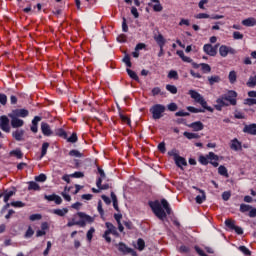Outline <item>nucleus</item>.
<instances>
[{
  "label": "nucleus",
  "instance_id": "50",
  "mask_svg": "<svg viewBox=\"0 0 256 256\" xmlns=\"http://www.w3.org/2000/svg\"><path fill=\"white\" fill-rule=\"evenodd\" d=\"M225 225L226 227H228V229H231L232 231L235 229L236 225H235V221L227 219L225 220Z\"/></svg>",
  "mask_w": 256,
  "mask_h": 256
},
{
  "label": "nucleus",
  "instance_id": "5",
  "mask_svg": "<svg viewBox=\"0 0 256 256\" xmlns=\"http://www.w3.org/2000/svg\"><path fill=\"white\" fill-rule=\"evenodd\" d=\"M105 227L107 230L103 234V238L107 243H111V237L109 235H114L115 237H119V232H117V227L113 225L111 222H106Z\"/></svg>",
  "mask_w": 256,
  "mask_h": 256
},
{
  "label": "nucleus",
  "instance_id": "35",
  "mask_svg": "<svg viewBox=\"0 0 256 256\" xmlns=\"http://www.w3.org/2000/svg\"><path fill=\"white\" fill-rule=\"evenodd\" d=\"M47 149H49V142H44L41 147L40 159H43L47 155Z\"/></svg>",
  "mask_w": 256,
  "mask_h": 256
},
{
  "label": "nucleus",
  "instance_id": "52",
  "mask_svg": "<svg viewBox=\"0 0 256 256\" xmlns=\"http://www.w3.org/2000/svg\"><path fill=\"white\" fill-rule=\"evenodd\" d=\"M93 233H95V228L91 227L86 234L87 240L89 242L93 241Z\"/></svg>",
  "mask_w": 256,
  "mask_h": 256
},
{
  "label": "nucleus",
  "instance_id": "46",
  "mask_svg": "<svg viewBox=\"0 0 256 256\" xmlns=\"http://www.w3.org/2000/svg\"><path fill=\"white\" fill-rule=\"evenodd\" d=\"M35 181L38 183H45L47 181V175L45 174H39L38 176L35 177Z\"/></svg>",
  "mask_w": 256,
  "mask_h": 256
},
{
  "label": "nucleus",
  "instance_id": "21",
  "mask_svg": "<svg viewBox=\"0 0 256 256\" xmlns=\"http://www.w3.org/2000/svg\"><path fill=\"white\" fill-rule=\"evenodd\" d=\"M154 40L156 41L158 47H165V43H167V40H165L163 34L155 35Z\"/></svg>",
  "mask_w": 256,
  "mask_h": 256
},
{
  "label": "nucleus",
  "instance_id": "37",
  "mask_svg": "<svg viewBox=\"0 0 256 256\" xmlns=\"http://www.w3.org/2000/svg\"><path fill=\"white\" fill-rule=\"evenodd\" d=\"M246 85H247V87H250V89H255V86H256V78H255V76L254 77L251 76L248 79Z\"/></svg>",
  "mask_w": 256,
  "mask_h": 256
},
{
  "label": "nucleus",
  "instance_id": "24",
  "mask_svg": "<svg viewBox=\"0 0 256 256\" xmlns=\"http://www.w3.org/2000/svg\"><path fill=\"white\" fill-rule=\"evenodd\" d=\"M188 94L192 99H194V101H196V103H198L203 98V96H201V94L195 90H189Z\"/></svg>",
  "mask_w": 256,
  "mask_h": 256
},
{
  "label": "nucleus",
  "instance_id": "49",
  "mask_svg": "<svg viewBox=\"0 0 256 256\" xmlns=\"http://www.w3.org/2000/svg\"><path fill=\"white\" fill-rule=\"evenodd\" d=\"M69 155H70V157H78V158L83 157V154L81 152H79V150H75V149L70 150Z\"/></svg>",
  "mask_w": 256,
  "mask_h": 256
},
{
  "label": "nucleus",
  "instance_id": "4",
  "mask_svg": "<svg viewBox=\"0 0 256 256\" xmlns=\"http://www.w3.org/2000/svg\"><path fill=\"white\" fill-rule=\"evenodd\" d=\"M200 165H210L219 167V156L214 152H209L206 156L200 155L198 158Z\"/></svg>",
  "mask_w": 256,
  "mask_h": 256
},
{
  "label": "nucleus",
  "instance_id": "26",
  "mask_svg": "<svg viewBox=\"0 0 256 256\" xmlns=\"http://www.w3.org/2000/svg\"><path fill=\"white\" fill-rule=\"evenodd\" d=\"M197 103L203 107V109H206V111H209L210 113H213L214 109L211 106L207 105V101L202 97Z\"/></svg>",
  "mask_w": 256,
  "mask_h": 256
},
{
  "label": "nucleus",
  "instance_id": "33",
  "mask_svg": "<svg viewBox=\"0 0 256 256\" xmlns=\"http://www.w3.org/2000/svg\"><path fill=\"white\" fill-rule=\"evenodd\" d=\"M218 173L219 175H222V177H229V172L227 170V167L220 165L218 167Z\"/></svg>",
  "mask_w": 256,
  "mask_h": 256
},
{
  "label": "nucleus",
  "instance_id": "11",
  "mask_svg": "<svg viewBox=\"0 0 256 256\" xmlns=\"http://www.w3.org/2000/svg\"><path fill=\"white\" fill-rule=\"evenodd\" d=\"M219 53L222 57H227L230 53V55H235V53H237V51L232 48V47H229L227 45H221L220 48H219Z\"/></svg>",
  "mask_w": 256,
  "mask_h": 256
},
{
  "label": "nucleus",
  "instance_id": "44",
  "mask_svg": "<svg viewBox=\"0 0 256 256\" xmlns=\"http://www.w3.org/2000/svg\"><path fill=\"white\" fill-rule=\"evenodd\" d=\"M66 140L68 143H77V141H79V137H77V134L73 132L69 138L67 136Z\"/></svg>",
  "mask_w": 256,
  "mask_h": 256
},
{
  "label": "nucleus",
  "instance_id": "51",
  "mask_svg": "<svg viewBox=\"0 0 256 256\" xmlns=\"http://www.w3.org/2000/svg\"><path fill=\"white\" fill-rule=\"evenodd\" d=\"M137 247H138V251H143V249H145V240H143L142 238H139L137 240Z\"/></svg>",
  "mask_w": 256,
  "mask_h": 256
},
{
  "label": "nucleus",
  "instance_id": "34",
  "mask_svg": "<svg viewBox=\"0 0 256 256\" xmlns=\"http://www.w3.org/2000/svg\"><path fill=\"white\" fill-rule=\"evenodd\" d=\"M96 186L98 187V189H101V191H106L107 189H109V184H103V182H101V178L97 179Z\"/></svg>",
  "mask_w": 256,
  "mask_h": 256
},
{
  "label": "nucleus",
  "instance_id": "13",
  "mask_svg": "<svg viewBox=\"0 0 256 256\" xmlns=\"http://www.w3.org/2000/svg\"><path fill=\"white\" fill-rule=\"evenodd\" d=\"M15 193H17L16 188H13V190H4L3 193H0V199L1 197H4V203H9V200L13 195H15Z\"/></svg>",
  "mask_w": 256,
  "mask_h": 256
},
{
  "label": "nucleus",
  "instance_id": "56",
  "mask_svg": "<svg viewBox=\"0 0 256 256\" xmlns=\"http://www.w3.org/2000/svg\"><path fill=\"white\" fill-rule=\"evenodd\" d=\"M30 221H41L43 219V216L41 214H32L29 217Z\"/></svg>",
  "mask_w": 256,
  "mask_h": 256
},
{
  "label": "nucleus",
  "instance_id": "17",
  "mask_svg": "<svg viewBox=\"0 0 256 256\" xmlns=\"http://www.w3.org/2000/svg\"><path fill=\"white\" fill-rule=\"evenodd\" d=\"M188 127L193 129V131H203V129H205V125H203V122L201 121L192 122Z\"/></svg>",
  "mask_w": 256,
  "mask_h": 256
},
{
  "label": "nucleus",
  "instance_id": "45",
  "mask_svg": "<svg viewBox=\"0 0 256 256\" xmlns=\"http://www.w3.org/2000/svg\"><path fill=\"white\" fill-rule=\"evenodd\" d=\"M123 63H125L126 67H128V68L133 67V64L131 63V56H129V54H126L124 56Z\"/></svg>",
  "mask_w": 256,
  "mask_h": 256
},
{
  "label": "nucleus",
  "instance_id": "60",
  "mask_svg": "<svg viewBox=\"0 0 256 256\" xmlns=\"http://www.w3.org/2000/svg\"><path fill=\"white\" fill-rule=\"evenodd\" d=\"M0 104L3 106L7 105V95L4 93H0Z\"/></svg>",
  "mask_w": 256,
  "mask_h": 256
},
{
  "label": "nucleus",
  "instance_id": "55",
  "mask_svg": "<svg viewBox=\"0 0 256 256\" xmlns=\"http://www.w3.org/2000/svg\"><path fill=\"white\" fill-rule=\"evenodd\" d=\"M239 251H241V253H243L246 256L251 255V250H249V248H247L246 246H240Z\"/></svg>",
  "mask_w": 256,
  "mask_h": 256
},
{
  "label": "nucleus",
  "instance_id": "32",
  "mask_svg": "<svg viewBox=\"0 0 256 256\" xmlns=\"http://www.w3.org/2000/svg\"><path fill=\"white\" fill-rule=\"evenodd\" d=\"M10 155L14 156L16 159H23V152L21 149H15L10 151Z\"/></svg>",
  "mask_w": 256,
  "mask_h": 256
},
{
  "label": "nucleus",
  "instance_id": "16",
  "mask_svg": "<svg viewBox=\"0 0 256 256\" xmlns=\"http://www.w3.org/2000/svg\"><path fill=\"white\" fill-rule=\"evenodd\" d=\"M12 137L15 141H25V130L17 129L16 131L12 132Z\"/></svg>",
  "mask_w": 256,
  "mask_h": 256
},
{
  "label": "nucleus",
  "instance_id": "3",
  "mask_svg": "<svg viewBox=\"0 0 256 256\" xmlns=\"http://www.w3.org/2000/svg\"><path fill=\"white\" fill-rule=\"evenodd\" d=\"M75 217H79L80 220L76 221ZM75 217L67 223V227H73L75 225H78V227H86L87 223L91 224L95 221V218L89 216L85 212H77Z\"/></svg>",
  "mask_w": 256,
  "mask_h": 256
},
{
  "label": "nucleus",
  "instance_id": "40",
  "mask_svg": "<svg viewBox=\"0 0 256 256\" xmlns=\"http://www.w3.org/2000/svg\"><path fill=\"white\" fill-rule=\"evenodd\" d=\"M252 206L249 204H240V213H247L248 211H251Z\"/></svg>",
  "mask_w": 256,
  "mask_h": 256
},
{
  "label": "nucleus",
  "instance_id": "53",
  "mask_svg": "<svg viewBox=\"0 0 256 256\" xmlns=\"http://www.w3.org/2000/svg\"><path fill=\"white\" fill-rule=\"evenodd\" d=\"M119 117L122 121V123H127V125H131V119H129V117L123 115V113H119Z\"/></svg>",
  "mask_w": 256,
  "mask_h": 256
},
{
  "label": "nucleus",
  "instance_id": "38",
  "mask_svg": "<svg viewBox=\"0 0 256 256\" xmlns=\"http://www.w3.org/2000/svg\"><path fill=\"white\" fill-rule=\"evenodd\" d=\"M208 81H209V85H213L214 83H220L221 77H219L217 75L210 76V77H208Z\"/></svg>",
  "mask_w": 256,
  "mask_h": 256
},
{
  "label": "nucleus",
  "instance_id": "29",
  "mask_svg": "<svg viewBox=\"0 0 256 256\" xmlns=\"http://www.w3.org/2000/svg\"><path fill=\"white\" fill-rule=\"evenodd\" d=\"M184 137H186V139H201V135H199L198 133H193V132H184L183 133Z\"/></svg>",
  "mask_w": 256,
  "mask_h": 256
},
{
  "label": "nucleus",
  "instance_id": "64",
  "mask_svg": "<svg viewBox=\"0 0 256 256\" xmlns=\"http://www.w3.org/2000/svg\"><path fill=\"white\" fill-rule=\"evenodd\" d=\"M233 39H236V40L243 39V34L239 31H235L233 32Z\"/></svg>",
  "mask_w": 256,
  "mask_h": 256
},
{
  "label": "nucleus",
  "instance_id": "43",
  "mask_svg": "<svg viewBox=\"0 0 256 256\" xmlns=\"http://www.w3.org/2000/svg\"><path fill=\"white\" fill-rule=\"evenodd\" d=\"M57 137H61L62 139H67V132L63 128H59L56 130Z\"/></svg>",
  "mask_w": 256,
  "mask_h": 256
},
{
  "label": "nucleus",
  "instance_id": "39",
  "mask_svg": "<svg viewBox=\"0 0 256 256\" xmlns=\"http://www.w3.org/2000/svg\"><path fill=\"white\" fill-rule=\"evenodd\" d=\"M168 79H174V81H177L179 79V73H177L176 70H170L168 73Z\"/></svg>",
  "mask_w": 256,
  "mask_h": 256
},
{
  "label": "nucleus",
  "instance_id": "48",
  "mask_svg": "<svg viewBox=\"0 0 256 256\" xmlns=\"http://www.w3.org/2000/svg\"><path fill=\"white\" fill-rule=\"evenodd\" d=\"M244 105H248L249 107H253V105H256V99L255 98H246L244 100Z\"/></svg>",
  "mask_w": 256,
  "mask_h": 256
},
{
  "label": "nucleus",
  "instance_id": "1",
  "mask_svg": "<svg viewBox=\"0 0 256 256\" xmlns=\"http://www.w3.org/2000/svg\"><path fill=\"white\" fill-rule=\"evenodd\" d=\"M149 207L160 221H165V219H167V215H171V206H169V202L165 198L161 199L160 202L159 200L150 201Z\"/></svg>",
  "mask_w": 256,
  "mask_h": 256
},
{
  "label": "nucleus",
  "instance_id": "47",
  "mask_svg": "<svg viewBox=\"0 0 256 256\" xmlns=\"http://www.w3.org/2000/svg\"><path fill=\"white\" fill-rule=\"evenodd\" d=\"M166 89L169 91V93H172V95H177V86L168 84L166 85Z\"/></svg>",
  "mask_w": 256,
  "mask_h": 256
},
{
  "label": "nucleus",
  "instance_id": "54",
  "mask_svg": "<svg viewBox=\"0 0 256 256\" xmlns=\"http://www.w3.org/2000/svg\"><path fill=\"white\" fill-rule=\"evenodd\" d=\"M33 235H35V231L33 230V228H31V226H29L25 233V237H26V239H29V238L33 237Z\"/></svg>",
  "mask_w": 256,
  "mask_h": 256
},
{
  "label": "nucleus",
  "instance_id": "18",
  "mask_svg": "<svg viewBox=\"0 0 256 256\" xmlns=\"http://www.w3.org/2000/svg\"><path fill=\"white\" fill-rule=\"evenodd\" d=\"M193 189H196V191H199V193H201V195L196 196V203H198V205H201L204 201H206L207 196L202 189H199L195 186L193 187Z\"/></svg>",
  "mask_w": 256,
  "mask_h": 256
},
{
  "label": "nucleus",
  "instance_id": "7",
  "mask_svg": "<svg viewBox=\"0 0 256 256\" xmlns=\"http://www.w3.org/2000/svg\"><path fill=\"white\" fill-rule=\"evenodd\" d=\"M116 247H118V251H120V253H123L124 255H127L130 253L132 256H137V252L132 248H129L123 242H119L118 244H116Z\"/></svg>",
  "mask_w": 256,
  "mask_h": 256
},
{
  "label": "nucleus",
  "instance_id": "2",
  "mask_svg": "<svg viewBox=\"0 0 256 256\" xmlns=\"http://www.w3.org/2000/svg\"><path fill=\"white\" fill-rule=\"evenodd\" d=\"M237 92L235 90H229L226 94L221 95L216 99L214 108L216 111H223V107H229V105H237Z\"/></svg>",
  "mask_w": 256,
  "mask_h": 256
},
{
  "label": "nucleus",
  "instance_id": "41",
  "mask_svg": "<svg viewBox=\"0 0 256 256\" xmlns=\"http://www.w3.org/2000/svg\"><path fill=\"white\" fill-rule=\"evenodd\" d=\"M187 111H189L190 113H205V109L195 108L193 106H188Z\"/></svg>",
  "mask_w": 256,
  "mask_h": 256
},
{
  "label": "nucleus",
  "instance_id": "30",
  "mask_svg": "<svg viewBox=\"0 0 256 256\" xmlns=\"http://www.w3.org/2000/svg\"><path fill=\"white\" fill-rule=\"evenodd\" d=\"M110 195H111L113 207H114L115 211H117L119 213L120 210H119V202L117 201V195H115V192H111Z\"/></svg>",
  "mask_w": 256,
  "mask_h": 256
},
{
  "label": "nucleus",
  "instance_id": "27",
  "mask_svg": "<svg viewBox=\"0 0 256 256\" xmlns=\"http://www.w3.org/2000/svg\"><path fill=\"white\" fill-rule=\"evenodd\" d=\"M152 3H156L153 5V11L156 13H160V11H163V6L161 5V1L159 0H150Z\"/></svg>",
  "mask_w": 256,
  "mask_h": 256
},
{
  "label": "nucleus",
  "instance_id": "19",
  "mask_svg": "<svg viewBox=\"0 0 256 256\" xmlns=\"http://www.w3.org/2000/svg\"><path fill=\"white\" fill-rule=\"evenodd\" d=\"M230 149H232V151H241V149H243V146L237 138H234L231 141Z\"/></svg>",
  "mask_w": 256,
  "mask_h": 256
},
{
  "label": "nucleus",
  "instance_id": "10",
  "mask_svg": "<svg viewBox=\"0 0 256 256\" xmlns=\"http://www.w3.org/2000/svg\"><path fill=\"white\" fill-rule=\"evenodd\" d=\"M8 117L11 118L10 125L13 129H19V127H23V125H25V121L13 116L12 114H8Z\"/></svg>",
  "mask_w": 256,
  "mask_h": 256
},
{
  "label": "nucleus",
  "instance_id": "22",
  "mask_svg": "<svg viewBox=\"0 0 256 256\" xmlns=\"http://www.w3.org/2000/svg\"><path fill=\"white\" fill-rule=\"evenodd\" d=\"M242 25H244V27H255L256 26V19L254 17L244 19L242 21Z\"/></svg>",
  "mask_w": 256,
  "mask_h": 256
},
{
  "label": "nucleus",
  "instance_id": "31",
  "mask_svg": "<svg viewBox=\"0 0 256 256\" xmlns=\"http://www.w3.org/2000/svg\"><path fill=\"white\" fill-rule=\"evenodd\" d=\"M228 79H229V83H231V85H234V83L237 82V72H235L234 70L230 71L228 75Z\"/></svg>",
  "mask_w": 256,
  "mask_h": 256
},
{
  "label": "nucleus",
  "instance_id": "36",
  "mask_svg": "<svg viewBox=\"0 0 256 256\" xmlns=\"http://www.w3.org/2000/svg\"><path fill=\"white\" fill-rule=\"evenodd\" d=\"M127 74L129 75L130 79H133L134 81H139V76L137 73L129 68L126 69Z\"/></svg>",
  "mask_w": 256,
  "mask_h": 256
},
{
  "label": "nucleus",
  "instance_id": "57",
  "mask_svg": "<svg viewBox=\"0 0 256 256\" xmlns=\"http://www.w3.org/2000/svg\"><path fill=\"white\" fill-rule=\"evenodd\" d=\"M23 13H27L28 15H30V13H33V4L28 2L27 7L23 9Z\"/></svg>",
  "mask_w": 256,
  "mask_h": 256
},
{
  "label": "nucleus",
  "instance_id": "28",
  "mask_svg": "<svg viewBox=\"0 0 256 256\" xmlns=\"http://www.w3.org/2000/svg\"><path fill=\"white\" fill-rule=\"evenodd\" d=\"M54 215H58V217H65L67 213H69V209L62 208V209H54L53 210Z\"/></svg>",
  "mask_w": 256,
  "mask_h": 256
},
{
  "label": "nucleus",
  "instance_id": "62",
  "mask_svg": "<svg viewBox=\"0 0 256 256\" xmlns=\"http://www.w3.org/2000/svg\"><path fill=\"white\" fill-rule=\"evenodd\" d=\"M167 107H168V111H172V112L177 111L178 109V106L175 102L168 104Z\"/></svg>",
  "mask_w": 256,
  "mask_h": 256
},
{
  "label": "nucleus",
  "instance_id": "61",
  "mask_svg": "<svg viewBox=\"0 0 256 256\" xmlns=\"http://www.w3.org/2000/svg\"><path fill=\"white\" fill-rule=\"evenodd\" d=\"M158 151H160V153H166L167 148L165 147V142H160L158 144Z\"/></svg>",
  "mask_w": 256,
  "mask_h": 256
},
{
  "label": "nucleus",
  "instance_id": "15",
  "mask_svg": "<svg viewBox=\"0 0 256 256\" xmlns=\"http://www.w3.org/2000/svg\"><path fill=\"white\" fill-rule=\"evenodd\" d=\"M192 67H193V69H199V67H201V70L203 71V73H211V66L206 63L198 64L196 62H193Z\"/></svg>",
  "mask_w": 256,
  "mask_h": 256
},
{
  "label": "nucleus",
  "instance_id": "20",
  "mask_svg": "<svg viewBox=\"0 0 256 256\" xmlns=\"http://www.w3.org/2000/svg\"><path fill=\"white\" fill-rule=\"evenodd\" d=\"M243 133L248 135H256V124L245 125L243 128Z\"/></svg>",
  "mask_w": 256,
  "mask_h": 256
},
{
  "label": "nucleus",
  "instance_id": "58",
  "mask_svg": "<svg viewBox=\"0 0 256 256\" xmlns=\"http://www.w3.org/2000/svg\"><path fill=\"white\" fill-rule=\"evenodd\" d=\"M169 157H174V161L177 160L179 156V153H177V149H172L171 151L168 152Z\"/></svg>",
  "mask_w": 256,
  "mask_h": 256
},
{
  "label": "nucleus",
  "instance_id": "12",
  "mask_svg": "<svg viewBox=\"0 0 256 256\" xmlns=\"http://www.w3.org/2000/svg\"><path fill=\"white\" fill-rule=\"evenodd\" d=\"M9 115H12L19 119V117H22V119H25V117H29V110L22 108V109H14L12 110Z\"/></svg>",
  "mask_w": 256,
  "mask_h": 256
},
{
  "label": "nucleus",
  "instance_id": "6",
  "mask_svg": "<svg viewBox=\"0 0 256 256\" xmlns=\"http://www.w3.org/2000/svg\"><path fill=\"white\" fill-rule=\"evenodd\" d=\"M165 105L163 104H155L150 108V113L152 114V119L155 121L161 119L163 114L165 113Z\"/></svg>",
  "mask_w": 256,
  "mask_h": 256
},
{
  "label": "nucleus",
  "instance_id": "59",
  "mask_svg": "<svg viewBox=\"0 0 256 256\" xmlns=\"http://www.w3.org/2000/svg\"><path fill=\"white\" fill-rule=\"evenodd\" d=\"M11 207H15V208L25 207V203L21 201H13L11 202Z\"/></svg>",
  "mask_w": 256,
  "mask_h": 256
},
{
  "label": "nucleus",
  "instance_id": "23",
  "mask_svg": "<svg viewBox=\"0 0 256 256\" xmlns=\"http://www.w3.org/2000/svg\"><path fill=\"white\" fill-rule=\"evenodd\" d=\"M174 161H175L176 166L179 167V169H183V167H187V160L185 158H183L182 156H179Z\"/></svg>",
  "mask_w": 256,
  "mask_h": 256
},
{
  "label": "nucleus",
  "instance_id": "42",
  "mask_svg": "<svg viewBox=\"0 0 256 256\" xmlns=\"http://www.w3.org/2000/svg\"><path fill=\"white\" fill-rule=\"evenodd\" d=\"M70 177L72 179H83V177H85V173H83L81 171H77V172L70 174Z\"/></svg>",
  "mask_w": 256,
  "mask_h": 256
},
{
  "label": "nucleus",
  "instance_id": "63",
  "mask_svg": "<svg viewBox=\"0 0 256 256\" xmlns=\"http://www.w3.org/2000/svg\"><path fill=\"white\" fill-rule=\"evenodd\" d=\"M222 199H223V201H229V199H231V192H229V191L223 192Z\"/></svg>",
  "mask_w": 256,
  "mask_h": 256
},
{
  "label": "nucleus",
  "instance_id": "25",
  "mask_svg": "<svg viewBox=\"0 0 256 256\" xmlns=\"http://www.w3.org/2000/svg\"><path fill=\"white\" fill-rule=\"evenodd\" d=\"M28 191H41V186L35 181L28 182Z\"/></svg>",
  "mask_w": 256,
  "mask_h": 256
},
{
  "label": "nucleus",
  "instance_id": "14",
  "mask_svg": "<svg viewBox=\"0 0 256 256\" xmlns=\"http://www.w3.org/2000/svg\"><path fill=\"white\" fill-rule=\"evenodd\" d=\"M41 132L45 137H51V135H53V130H51V126L46 122H41Z\"/></svg>",
  "mask_w": 256,
  "mask_h": 256
},
{
  "label": "nucleus",
  "instance_id": "9",
  "mask_svg": "<svg viewBox=\"0 0 256 256\" xmlns=\"http://www.w3.org/2000/svg\"><path fill=\"white\" fill-rule=\"evenodd\" d=\"M219 47V44L213 46L211 44H205L203 46V51L206 53V55H209V57H215L217 55V48Z\"/></svg>",
  "mask_w": 256,
  "mask_h": 256
},
{
  "label": "nucleus",
  "instance_id": "8",
  "mask_svg": "<svg viewBox=\"0 0 256 256\" xmlns=\"http://www.w3.org/2000/svg\"><path fill=\"white\" fill-rule=\"evenodd\" d=\"M9 123V117L5 115L0 116V129H2L4 133H11V125Z\"/></svg>",
  "mask_w": 256,
  "mask_h": 256
}]
</instances>
